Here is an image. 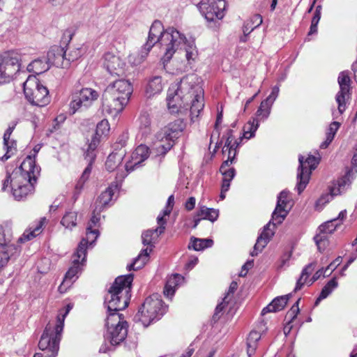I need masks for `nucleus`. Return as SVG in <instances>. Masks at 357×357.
<instances>
[{"label": "nucleus", "instance_id": "nucleus-1", "mask_svg": "<svg viewBox=\"0 0 357 357\" xmlns=\"http://www.w3.org/2000/svg\"><path fill=\"white\" fill-rule=\"evenodd\" d=\"M159 44L164 51V60L169 61L178 49L185 47V58L189 63L195 61L198 53L194 42L187 43L185 36L174 28L164 29L162 22L155 20L151 24L147 40L137 54H132L128 56L129 61L137 66L147 57L153 47Z\"/></svg>", "mask_w": 357, "mask_h": 357}, {"label": "nucleus", "instance_id": "nucleus-2", "mask_svg": "<svg viewBox=\"0 0 357 357\" xmlns=\"http://www.w3.org/2000/svg\"><path fill=\"white\" fill-rule=\"evenodd\" d=\"M196 77L190 75L168 90L167 102L171 113H186L190 111L191 120L195 121L204 107V91L196 84Z\"/></svg>", "mask_w": 357, "mask_h": 357}, {"label": "nucleus", "instance_id": "nucleus-3", "mask_svg": "<svg viewBox=\"0 0 357 357\" xmlns=\"http://www.w3.org/2000/svg\"><path fill=\"white\" fill-rule=\"evenodd\" d=\"M40 168L36 165L35 158L28 155L21 165L15 168L4 180L2 190L10 185L13 195L17 200L24 199L34 191V186L40 174Z\"/></svg>", "mask_w": 357, "mask_h": 357}, {"label": "nucleus", "instance_id": "nucleus-4", "mask_svg": "<svg viewBox=\"0 0 357 357\" xmlns=\"http://www.w3.org/2000/svg\"><path fill=\"white\" fill-rule=\"evenodd\" d=\"M132 91V85L128 79H120L110 83L102 94V113L116 116L128 104Z\"/></svg>", "mask_w": 357, "mask_h": 357}, {"label": "nucleus", "instance_id": "nucleus-5", "mask_svg": "<svg viewBox=\"0 0 357 357\" xmlns=\"http://www.w3.org/2000/svg\"><path fill=\"white\" fill-rule=\"evenodd\" d=\"M132 280V274L121 275L115 279L105 297L107 312H119L128 307Z\"/></svg>", "mask_w": 357, "mask_h": 357}, {"label": "nucleus", "instance_id": "nucleus-6", "mask_svg": "<svg viewBox=\"0 0 357 357\" xmlns=\"http://www.w3.org/2000/svg\"><path fill=\"white\" fill-rule=\"evenodd\" d=\"M166 309L167 306L164 305L160 296L154 294L145 299L135 316V319L147 327L153 321L160 319L165 313Z\"/></svg>", "mask_w": 357, "mask_h": 357}, {"label": "nucleus", "instance_id": "nucleus-7", "mask_svg": "<svg viewBox=\"0 0 357 357\" xmlns=\"http://www.w3.org/2000/svg\"><path fill=\"white\" fill-rule=\"evenodd\" d=\"M24 93L32 105L43 107L50 102L49 91L35 75H29L24 83Z\"/></svg>", "mask_w": 357, "mask_h": 357}, {"label": "nucleus", "instance_id": "nucleus-8", "mask_svg": "<svg viewBox=\"0 0 357 357\" xmlns=\"http://www.w3.org/2000/svg\"><path fill=\"white\" fill-rule=\"evenodd\" d=\"M298 162L296 189L298 193L301 194L309 183L312 172L316 169L319 162V159L310 155L305 160L304 157L300 155Z\"/></svg>", "mask_w": 357, "mask_h": 357}, {"label": "nucleus", "instance_id": "nucleus-9", "mask_svg": "<svg viewBox=\"0 0 357 357\" xmlns=\"http://www.w3.org/2000/svg\"><path fill=\"white\" fill-rule=\"evenodd\" d=\"M184 124L181 120H176L169 123L167 126L162 128L157 132L155 137L160 142H162L165 139V144H160L157 147L158 149H162V153H165L173 146L174 139L178 137L179 134L183 130Z\"/></svg>", "mask_w": 357, "mask_h": 357}, {"label": "nucleus", "instance_id": "nucleus-10", "mask_svg": "<svg viewBox=\"0 0 357 357\" xmlns=\"http://www.w3.org/2000/svg\"><path fill=\"white\" fill-rule=\"evenodd\" d=\"M21 55L10 52L3 58L0 57V84L9 82L13 76L20 71Z\"/></svg>", "mask_w": 357, "mask_h": 357}, {"label": "nucleus", "instance_id": "nucleus-11", "mask_svg": "<svg viewBox=\"0 0 357 357\" xmlns=\"http://www.w3.org/2000/svg\"><path fill=\"white\" fill-rule=\"evenodd\" d=\"M98 97L99 94L96 90L91 88L82 89L73 93L72 100L70 102V112L74 114L80 109H87Z\"/></svg>", "mask_w": 357, "mask_h": 357}, {"label": "nucleus", "instance_id": "nucleus-12", "mask_svg": "<svg viewBox=\"0 0 357 357\" xmlns=\"http://www.w3.org/2000/svg\"><path fill=\"white\" fill-rule=\"evenodd\" d=\"M13 232L8 226L0 225V268L4 266L10 257L17 252L18 248L12 243Z\"/></svg>", "mask_w": 357, "mask_h": 357}, {"label": "nucleus", "instance_id": "nucleus-13", "mask_svg": "<svg viewBox=\"0 0 357 357\" xmlns=\"http://www.w3.org/2000/svg\"><path fill=\"white\" fill-rule=\"evenodd\" d=\"M61 340L49 333L48 330H44L38 342L41 352L36 353L33 357H56L59 350Z\"/></svg>", "mask_w": 357, "mask_h": 357}, {"label": "nucleus", "instance_id": "nucleus-14", "mask_svg": "<svg viewBox=\"0 0 357 357\" xmlns=\"http://www.w3.org/2000/svg\"><path fill=\"white\" fill-rule=\"evenodd\" d=\"M337 82L340 91L335 96V100L338 105L337 113L342 114L347 108V101L350 98L351 79L349 72L343 71L339 74Z\"/></svg>", "mask_w": 357, "mask_h": 357}, {"label": "nucleus", "instance_id": "nucleus-15", "mask_svg": "<svg viewBox=\"0 0 357 357\" xmlns=\"http://www.w3.org/2000/svg\"><path fill=\"white\" fill-rule=\"evenodd\" d=\"M77 55L73 57H66L63 48L59 46H54L50 48L47 54V60L49 65H53L59 68H67L71 61L77 60L81 56V51L77 49Z\"/></svg>", "mask_w": 357, "mask_h": 357}, {"label": "nucleus", "instance_id": "nucleus-16", "mask_svg": "<svg viewBox=\"0 0 357 357\" xmlns=\"http://www.w3.org/2000/svg\"><path fill=\"white\" fill-rule=\"evenodd\" d=\"M197 8L207 21L213 22L224 17L225 1H224V4L222 5L218 0L202 1L198 3Z\"/></svg>", "mask_w": 357, "mask_h": 357}, {"label": "nucleus", "instance_id": "nucleus-17", "mask_svg": "<svg viewBox=\"0 0 357 357\" xmlns=\"http://www.w3.org/2000/svg\"><path fill=\"white\" fill-rule=\"evenodd\" d=\"M155 230H147L144 231L142 235V243L144 245H149L151 247L153 246L152 241L153 239V234L155 233H158ZM152 251V248H146L145 249L142 250L139 255L135 259L134 261L128 265L127 268L128 271L131 270H138L142 268L146 263L147 262L149 257L150 252Z\"/></svg>", "mask_w": 357, "mask_h": 357}, {"label": "nucleus", "instance_id": "nucleus-18", "mask_svg": "<svg viewBox=\"0 0 357 357\" xmlns=\"http://www.w3.org/2000/svg\"><path fill=\"white\" fill-rule=\"evenodd\" d=\"M104 66L113 75L123 76L127 69L126 61L119 54L107 52L104 55Z\"/></svg>", "mask_w": 357, "mask_h": 357}, {"label": "nucleus", "instance_id": "nucleus-19", "mask_svg": "<svg viewBox=\"0 0 357 357\" xmlns=\"http://www.w3.org/2000/svg\"><path fill=\"white\" fill-rule=\"evenodd\" d=\"M278 225L272 219L263 228L261 233L257 239L253 250L250 252L252 257L257 256L259 252L266 246L268 243L275 234V225Z\"/></svg>", "mask_w": 357, "mask_h": 357}, {"label": "nucleus", "instance_id": "nucleus-20", "mask_svg": "<svg viewBox=\"0 0 357 357\" xmlns=\"http://www.w3.org/2000/svg\"><path fill=\"white\" fill-rule=\"evenodd\" d=\"M82 257L83 255H79L77 252L73 255L72 266L66 273L62 285L70 287L78 278L77 275L82 272L86 261V259L82 260Z\"/></svg>", "mask_w": 357, "mask_h": 357}, {"label": "nucleus", "instance_id": "nucleus-21", "mask_svg": "<svg viewBox=\"0 0 357 357\" xmlns=\"http://www.w3.org/2000/svg\"><path fill=\"white\" fill-rule=\"evenodd\" d=\"M128 326L120 325L116 327L107 328L104 335L105 340L109 342L111 346H116L122 342L128 335Z\"/></svg>", "mask_w": 357, "mask_h": 357}, {"label": "nucleus", "instance_id": "nucleus-22", "mask_svg": "<svg viewBox=\"0 0 357 357\" xmlns=\"http://www.w3.org/2000/svg\"><path fill=\"white\" fill-rule=\"evenodd\" d=\"M149 156V149L144 144L139 145L132 154V161L126 163L125 168L126 171L130 172L139 167L140 164L146 160Z\"/></svg>", "mask_w": 357, "mask_h": 357}, {"label": "nucleus", "instance_id": "nucleus-23", "mask_svg": "<svg viewBox=\"0 0 357 357\" xmlns=\"http://www.w3.org/2000/svg\"><path fill=\"white\" fill-rule=\"evenodd\" d=\"M71 306L70 305H68L66 307V309L65 310V312L63 314L59 313L57 316L56 320L55 322H49L45 328V330L48 329V332L53 334L54 336L58 337L61 339L62 336V332L64 326V320L66 317V315L68 314L70 310H71Z\"/></svg>", "mask_w": 357, "mask_h": 357}, {"label": "nucleus", "instance_id": "nucleus-24", "mask_svg": "<svg viewBox=\"0 0 357 357\" xmlns=\"http://www.w3.org/2000/svg\"><path fill=\"white\" fill-rule=\"evenodd\" d=\"M116 187V185L109 186L98 197L95 202V213H100L105 207L109 205L112 202V197Z\"/></svg>", "mask_w": 357, "mask_h": 357}, {"label": "nucleus", "instance_id": "nucleus-25", "mask_svg": "<svg viewBox=\"0 0 357 357\" xmlns=\"http://www.w3.org/2000/svg\"><path fill=\"white\" fill-rule=\"evenodd\" d=\"M16 125L15 122L11 123L3 135V144L6 152L1 158L2 160H7L12 155L14 154V152L16 150V142L10 139Z\"/></svg>", "mask_w": 357, "mask_h": 357}, {"label": "nucleus", "instance_id": "nucleus-26", "mask_svg": "<svg viewBox=\"0 0 357 357\" xmlns=\"http://www.w3.org/2000/svg\"><path fill=\"white\" fill-rule=\"evenodd\" d=\"M96 158V155L94 153L90 152L89 150H87L86 152L85 158L89 161L88 166L84 169L82 176L77 181L75 185V195H78L81 192L82 190L84 188V183L89 179V175L91 172V165L93 162L94 161Z\"/></svg>", "mask_w": 357, "mask_h": 357}, {"label": "nucleus", "instance_id": "nucleus-27", "mask_svg": "<svg viewBox=\"0 0 357 357\" xmlns=\"http://www.w3.org/2000/svg\"><path fill=\"white\" fill-rule=\"evenodd\" d=\"M99 235L98 230L97 229H88L86 228V238H83L79 242L76 252L79 255H83L82 260L84 261L86 257V250L88 244L91 245L98 238Z\"/></svg>", "mask_w": 357, "mask_h": 357}, {"label": "nucleus", "instance_id": "nucleus-28", "mask_svg": "<svg viewBox=\"0 0 357 357\" xmlns=\"http://www.w3.org/2000/svg\"><path fill=\"white\" fill-rule=\"evenodd\" d=\"M335 222L336 220L333 219L319 226V229L322 234H317L314 238L319 250H321L322 247H324L325 245V234H331L337 226V224L335 225Z\"/></svg>", "mask_w": 357, "mask_h": 357}, {"label": "nucleus", "instance_id": "nucleus-29", "mask_svg": "<svg viewBox=\"0 0 357 357\" xmlns=\"http://www.w3.org/2000/svg\"><path fill=\"white\" fill-rule=\"evenodd\" d=\"M109 130V125L107 120H102L97 124L95 135L93 136L88 149L90 152L94 153L99 144V139L101 136L107 135Z\"/></svg>", "mask_w": 357, "mask_h": 357}, {"label": "nucleus", "instance_id": "nucleus-30", "mask_svg": "<svg viewBox=\"0 0 357 357\" xmlns=\"http://www.w3.org/2000/svg\"><path fill=\"white\" fill-rule=\"evenodd\" d=\"M354 177V174L351 173V171L347 170L345 175L340 178L334 185L331 187L332 195H338L344 192L350 185Z\"/></svg>", "mask_w": 357, "mask_h": 357}, {"label": "nucleus", "instance_id": "nucleus-31", "mask_svg": "<svg viewBox=\"0 0 357 357\" xmlns=\"http://www.w3.org/2000/svg\"><path fill=\"white\" fill-rule=\"evenodd\" d=\"M218 217V211L206 206H201L194 219L193 228L197 227L201 220H208L214 222Z\"/></svg>", "mask_w": 357, "mask_h": 357}, {"label": "nucleus", "instance_id": "nucleus-32", "mask_svg": "<svg viewBox=\"0 0 357 357\" xmlns=\"http://www.w3.org/2000/svg\"><path fill=\"white\" fill-rule=\"evenodd\" d=\"M291 294H287L274 298L272 302L264 307L261 311V314H265L268 312H276L282 310L287 305Z\"/></svg>", "mask_w": 357, "mask_h": 357}, {"label": "nucleus", "instance_id": "nucleus-33", "mask_svg": "<svg viewBox=\"0 0 357 357\" xmlns=\"http://www.w3.org/2000/svg\"><path fill=\"white\" fill-rule=\"evenodd\" d=\"M46 218H43L36 223V226H33L29 227L28 229H26L23 234L18 238L17 242L24 243L38 236L43 231V227Z\"/></svg>", "mask_w": 357, "mask_h": 357}, {"label": "nucleus", "instance_id": "nucleus-34", "mask_svg": "<svg viewBox=\"0 0 357 357\" xmlns=\"http://www.w3.org/2000/svg\"><path fill=\"white\" fill-rule=\"evenodd\" d=\"M184 280V278L178 273L171 275L167 280L164 294L167 298H171L174 293L176 288Z\"/></svg>", "mask_w": 357, "mask_h": 357}, {"label": "nucleus", "instance_id": "nucleus-35", "mask_svg": "<svg viewBox=\"0 0 357 357\" xmlns=\"http://www.w3.org/2000/svg\"><path fill=\"white\" fill-rule=\"evenodd\" d=\"M139 134L144 139L147 138L152 132L151 121L149 114L142 113L139 118Z\"/></svg>", "mask_w": 357, "mask_h": 357}, {"label": "nucleus", "instance_id": "nucleus-36", "mask_svg": "<svg viewBox=\"0 0 357 357\" xmlns=\"http://www.w3.org/2000/svg\"><path fill=\"white\" fill-rule=\"evenodd\" d=\"M125 155V151L120 150L118 152L112 153L108 157L105 162V167L109 172L116 169L121 164Z\"/></svg>", "mask_w": 357, "mask_h": 357}, {"label": "nucleus", "instance_id": "nucleus-37", "mask_svg": "<svg viewBox=\"0 0 357 357\" xmlns=\"http://www.w3.org/2000/svg\"><path fill=\"white\" fill-rule=\"evenodd\" d=\"M287 201L278 199L276 207L272 213V220L278 224H281L288 214V211L285 209Z\"/></svg>", "mask_w": 357, "mask_h": 357}, {"label": "nucleus", "instance_id": "nucleus-38", "mask_svg": "<svg viewBox=\"0 0 357 357\" xmlns=\"http://www.w3.org/2000/svg\"><path fill=\"white\" fill-rule=\"evenodd\" d=\"M50 65L47 60H43L37 59L33 60L27 66V70L30 73H33L36 75H40L50 68Z\"/></svg>", "mask_w": 357, "mask_h": 357}, {"label": "nucleus", "instance_id": "nucleus-39", "mask_svg": "<svg viewBox=\"0 0 357 357\" xmlns=\"http://www.w3.org/2000/svg\"><path fill=\"white\" fill-rule=\"evenodd\" d=\"M162 88L161 77L155 76L149 80L146 89V93L149 97H151L160 93Z\"/></svg>", "mask_w": 357, "mask_h": 357}, {"label": "nucleus", "instance_id": "nucleus-40", "mask_svg": "<svg viewBox=\"0 0 357 357\" xmlns=\"http://www.w3.org/2000/svg\"><path fill=\"white\" fill-rule=\"evenodd\" d=\"M120 325L128 326L127 321L124 320L123 314L118 312H108L105 324L106 328L116 327Z\"/></svg>", "mask_w": 357, "mask_h": 357}, {"label": "nucleus", "instance_id": "nucleus-41", "mask_svg": "<svg viewBox=\"0 0 357 357\" xmlns=\"http://www.w3.org/2000/svg\"><path fill=\"white\" fill-rule=\"evenodd\" d=\"M260 339L261 335L259 332L252 331L250 333L247 339V354L249 357H251L255 353L258 341Z\"/></svg>", "mask_w": 357, "mask_h": 357}, {"label": "nucleus", "instance_id": "nucleus-42", "mask_svg": "<svg viewBox=\"0 0 357 357\" xmlns=\"http://www.w3.org/2000/svg\"><path fill=\"white\" fill-rule=\"evenodd\" d=\"M314 267L315 263H310L303 269L301 275L296 282L294 291L301 289L304 284L307 282V279L314 271Z\"/></svg>", "mask_w": 357, "mask_h": 357}, {"label": "nucleus", "instance_id": "nucleus-43", "mask_svg": "<svg viewBox=\"0 0 357 357\" xmlns=\"http://www.w3.org/2000/svg\"><path fill=\"white\" fill-rule=\"evenodd\" d=\"M213 245V241L208 238H191V245H188L189 249L192 248L196 251L202 250L205 248H210Z\"/></svg>", "mask_w": 357, "mask_h": 357}, {"label": "nucleus", "instance_id": "nucleus-44", "mask_svg": "<svg viewBox=\"0 0 357 357\" xmlns=\"http://www.w3.org/2000/svg\"><path fill=\"white\" fill-rule=\"evenodd\" d=\"M77 213L75 211H67L63 216L61 224L66 229H72L77 225Z\"/></svg>", "mask_w": 357, "mask_h": 357}, {"label": "nucleus", "instance_id": "nucleus-45", "mask_svg": "<svg viewBox=\"0 0 357 357\" xmlns=\"http://www.w3.org/2000/svg\"><path fill=\"white\" fill-rule=\"evenodd\" d=\"M259 126L258 119L250 120L243 127V137L248 139L252 137Z\"/></svg>", "mask_w": 357, "mask_h": 357}, {"label": "nucleus", "instance_id": "nucleus-46", "mask_svg": "<svg viewBox=\"0 0 357 357\" xmlns=\"http://www.w3.org/2000/svg\"><path fill=\"white\" fill-rule=\"evenodd\" d=\"M272 106L270 104L266 103V102L262 101L259 107L256 114L255 117L253 119H258L259 122L266 120L270 115L271 109Z\"/></svg>", "mask_w": 357, "mask_h": 357}, {"label": "nucleus", "instance_id": "nucleus-47", "mask_svg": "<svg viewBox=\"0 0 357 357\" xmlns=\"http://www.w3.org/2000/svg\"><path fill=\"white\" fill-rule=\"evenodd\" d=\"M172 210V208L166 206L165 209L162 211V214H160L157 218V222L159 226L155 229V231H159L160 234H162L165 229L166 220H165L164 217L169 215Z\"/></svg>", "mask_w": 357, "mask_h": 357}, {"label": "nucleus", "instance_id": "nucleus-48", "mask_svg": "<svg viewBox=\"0 0 357 357\" xmlns=\"http://www.w3.org/2000/svg\"><path fill=\"white\" fill-rule=\"evenodd\" d=\"M338 285L335 278L328 282L320 293V298H326Z\"/></svg>", "mask_w": 357, "mask_h": 357}, {"label": "nucleus", "instance_id": "nucleus-49", "mask_svg": "<svg viewBox=\"0 0 357 357\" xmlns=\"http://www.w3.org/2000/svg\"><path fill=\"white\" fill-rule=\"evenodd\" d=\"M301 298H298L297 301L292 305L291 309L287 312L284 321H288L289 322H293L294 320L296 318L297 314L299 313V307L298 303Z\"/></svg>", "mask_w": 357, "mask_h": 357}, {"label": "nucleus", "instance_id": "nucleus-50", "mask_svg": "<svg viewBox=\"0 0 357 357\" xmlns=\"http://www.w3.org/2000/svg\"><path fill=\"white\" fill-rule=\"evenodd\" d=\"M227 135V137L225 146L222 149L223 155L226 154V152L228 149H230V148L231 149H236V147L238 146V143L236 141L233 142L234 138L232 135V130H229Z\"/></svg>", "mask_w": 357, "mask_h": 357}, {"label": "nucleus", "instance_id": "nucleus-51", "mask_svg": "<svg viewBox=\"0 0 357 357\" xmlns=\"http://www.w3.org/2000/svg\"><path fill=\"white\" fill-rule=\"evenodd\" d=\"M227 135V137L225 146L222 149L223 155L226 154V152L228 149H230V148L231 149H236V147L238 146V143L236 141L233 142L234 138L232 135V130H229Z\"/></svg>", "mask_w": 357, "mask_h": 357}, {"label": "nucleus", "instance_id": "nucleus-52", "mask_svg": "<svg viewBox=\"0 0 357 357\" xmlns=\"http://www.w3.org/2000/svg\"><path fill=\"white\" fill-rule=\"evenodd\" d=\"M228 303H229V301L226 300L225 301H224V298H223L222 302H221L216 306L214 314L213 315V321L214 322H216L220 319V318L221 317V316L222 314L223 309L225 307V306L227 305V304Z\"/></svg>", "mask_w": 357, "mask_h": 357}, {"label": "nucleus", "instance_id": "nucleus-53", "mask_svg": "<svg viewBox=\"0 0 357 357\" xmlns=\"http://www.w3.org/2000/svg\"><path fill=\"white\" fill-rule=\"evenodd\" d=\"M99 222H100V213H98L97 212L95 213V209L93 211V215L89 222L87 229H96V227H98L99 226Z\"/></svg>", "mask_w": 357, "mask_h": 357}, {"label": "nucleus", "instance_id": "nucleus-54", "mask_svg": "<svg viewBox=\"0 0 357 357\" xmlns=\"http://www.w3.org/2000/svg\"><path fill=\"white\" fill-rule=\"evenodd\" d=\"M279 91H280L279 86H275L274 87H273L271 94L266 98V99H265L263 101L266 102V103H267L268 105L270 104V105L272 106L274 101L276 100V98L278 96Z\"/></svg>", "mask_w": 357, "mask_h": 357}, {"label": "nucleus", "instance_id": "nucleus-55", "mask_svg": "<svg viewBox=\"0 0 357 357\" xmlns=\"http://www.w3.org/2000/svg\"><path fill=\"white\" fill-rule=\"evenodd\" d=\"M340 126V123H338L337 121H333L330 124L328 131L326 132V136L328 137L329 140L334 139L335 133L337 131V130L339 129Z\"/></svg>", "mask_w": 357, "mask_h": 357}, {"label": "nucleus", "instance_id": "nucleus-56", "mask_svg": "<svg viewBox=\"0 0 357 357\" xmlns=\"http://www.w3.org/2000/svg\"><path fill=\"white\" fill-rule=\"evenodd\" d=\"M291 252H288L281 257L278 265V269H282L284 267L289 266V261L291 257Z\"/></svg>", "mask_w": 357, "mask_h": 357}, {"label": "nucleus", "instance_id": "nucleus-57", "mask_svg": "<svg viewBox=\"0 0 357 357\" xmlns=\"http://www.w3.org/2000/svg\"><path fill=\"white\" fill-rule=\"evenodd\" d=\"M342 262V257H337L333 262H331L328 267L324 270V274L328 276Z\"/></svg>", "mask_w": 357, "mask_h": 357}, {"label": "nucleus", "instance_id": "nucleus-58", "mask_svg": "<svg viewBox=\"0 0 357 357\" xmlns=\"http://www.w3.org/2000/svg\"><path fill=\"white\" fill-rule=\"evenodd\" d=\"M222 174L223 175V179L231 181L236 174V170L234 167H231L227 169H222L220 171Z\"/></svg>", "mask_w": 357, "mask_h": 357}, {"label": "nucleus", "instance_id": "nucleus-59", "mask_svg": "<svg viewBox=\"0 0 357 357\" xmlns=\"http://www.w3.org/2000/svg\"><path fill=\"white\" fill-rule=\"evenodd\" d=\"M335 195H332L331 192L330 191L329 194L323 195L316 202V207H319V206H322L325 204L328 203L331 198H333Z\"/></svg>", "mask_w": 357, "mask_h": 357}, {"label": "nucleus", "instance_id": "nucleus-60", "mask_svg": "<svg viewBox=\"0 0 357 357\" xmlns=\"http://www.w3.org/2000/svg\"><path fill=\"white\" fill-rule=\"evenodd\" d=\"M238 287L237 282H231V283L229 285V290L227 293V295L224 297V301L226 300L229 301L231 299V294L232 295L234 291L236 290Z\"/></svg>", "mask_w": 357, "mask_h": 357}, {"label": "nucleus", "instance_id": "nucleus-61", "mask_svg": "<svg viewBox=\"0 0 357 357\" xmlns=\"http://www.w3.org/2000/svg\"><path fill=\"white\" fill-rule=\"evenodd\" d=\"M263 22L262 17L260 15H255L253 16L252 20L248 22H251V24L255 27H258Z\"/></svg>", "mask_w": 357, "mask_h": 357}, {"label": "nucleus", "instance_id": "nucleus-62", "mask_svg": "<svg viewBox=\"0 0 357 357\" xmlns=\"http://www.w3.org/2000/svg\"><path fill=\"white\" fill-rule=\"evenodd\" d=\"M348 171H351L353 174H357V148L351 160V167Z\"/></svg>", "mask_w": 357, "mask_h": 357}, {"label": "nucleus", "instance_id": "nucleus-63", "mask_svg": "<svg viewBox=\"0 0 357 357\" xmlns=\"http://www.w3.org/2000/svg\"><path fill=\"white\" fill-rule=\"evenodd\" d=\"M252 266H253L252 260L247 261L242 267V270L240 273V276H241V277L245 276L248 269L250 268Z\"/></svg>", "mask_w": 357, "mask_h": 357}, {"label": "nucleus", "instance_id": "nucleus-64", "mask_svg": "<svg viewBox=\"0 0 357 357\" xmlns=\"http://www.w3.org/2000/svg\"><path fill=\"white\" fill-rule=\"evenodd\" d=\"M196 199L195 197H190L185 202V206L188 211H191L195 208Z\"/></svg>", "mask_w": 357, "mask_h": 357}]
</instances>
